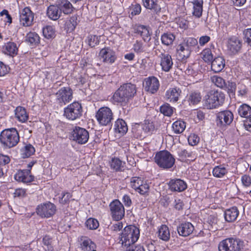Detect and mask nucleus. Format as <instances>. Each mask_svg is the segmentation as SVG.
I'll list each match as a JSON object with an SVG mask.
<instances>
[{"label": "nucleus", "instance_id": "nucleus-17", "mask_svg": "<svg viewBox=\"0 0 251 251\" xmlns=\"http://www.w3.org/2000/svg\"><path fill=\"white\" fill-rule=\"evenodd\" d=\"M233 119L232 113L229 110H225L219 112L217 115V121H219L221 126L230 125Z\"/></svg>", "mask_w": 251, "mask_h": 251}, {"label": "nucleus", "instance_id": "nucleus-23", "mask_svg": "<svg viewBox=\"0 0 251 251\" xmlns=\"http://www.w3.org/2000/svg\"><path fill=\"white\" fill-rule=\"evenodd\" d=\"M170 189L173 191L182 192L187 188V184L180 179H172L169 183Z\"/></svg>", "mask_w": 251, "mask_h": 251}, {"label": "nucleus", "instance_id": "nucleus-39", "mask_svg": "<svg viewBox=\"0 0 251 251\" xmlns=\"http://www.w3.org/2000/svg\"><path fill=\"white\" fill-rule=\"evenodd\" d=\"M26 41L31 45H35L39 41V37L35 32H29L27 34Z\"/></svg>", "mask_w": 251, "mask_h": 251}, {"label": "nucleus", "instance_id": "nucleus-40", "mask_svg": "<svg viewBox=\"0 0 251 251\" xmlns=\"http://www.w3.org/2000/svg\"><path fill=\"white\" fill-rule=\"evenodd\" d=\"M202 58L207 63H210L212 61L213 56L210 49L207 48L203 50L201 53Z\"/></svg>", "mask_w": 251, "mask_h": 251}, {"label": "nucleus", "instance_id": "nucleus-55", "mask_svg": "<svg viewBox=\"0 0 251 251\" xmlns=\"http://www.w3.org/2000/svg\"><path fill=\"white\" fill-rule=\"evenodd\" d=\"M133 50L137 53H141L144 51L143 43L141 41H136L133 45Z\"/></svg>", "mask_w": 251, "mask_h": 251}, {"label": "nucleus", "instance_id": "nucleus-59", "mask_svg": "<svg viewBox=\"0 0 251 251\" xmlns=\"http://www.w3.org/2000/svg\"><path fill=\"white\" fill-rule=\"evenodd\" d=\"M56 211L55 205L50 202L48 201V216L53 215Z\"/></svg>", "mask_w": 251, "mask_h": 251}, {"label": "nucleus", "instance_id": "nucleus-6", "mask_svg": "<svg viewBox=\"0 0 251 251\" xmlns=\"http://www.w3.org/2000/svg\"><path fill=\"white\" fill-rule=\"evenodd\" d=\"M155 163L163 169H170L175 164V159L172 154L167 151L157 152L154 157Z\"/></svg>", "mask_w": 251, "mask_h": 251}, {"label": "nucleus", "instance_id": "nucleus-29", "mask_svg": "<svg viewBox=\"0 0 251 251\" xmlns=\"http://www.w3.org/2000/svg\"><path fill=\"white\" fill-rule=\"evenodd\" d=\"M144 6L147 9L158 13L161 11V7L157 3V0H143Z\"/></svg>", "mask_w": 251, "mask_h": 251}, {"label": "nucleus", "instance_id": "nucleus-30", "mask_svg": "<svg viewBox=\"0 0 251 251\" xmlns=\"http://www.w3.org/2000/svg\"><path fill=\"white\" fill-rule=\"evenodd\" d=\"M15 115L17 119L21 122H25L28 119V114L25 108L23 107H17L15 110Z\"/></svg>", "mask_w": 251, "mask_h": 251}, {"label": "nucleus", "instance_id": "nucleus-50", "mask_svg": "<svg viewBox=\"0 0 251 251\" xmlns=\"http://www.w3.org/2000/svg\"><path fill=\"white\" fill-rule=\"evenodd\" d=\"M36 212L38 215L42 217H46V213L47 212V205L46 203H44L38 205L36 209Z\"/></svg>", "mask_w": 251, "mask_h": 251}, {"label": "nucleus", "instance_id": "nucleus-37", "mask_svg": "<svg viewBox=\"0 0 251 251\" xmlns=\"http://www.w3.org/2000/svg\"><path fill=\"white\" fill-rule=\"evenodd\" d=\"M175 39V36L171 33H165L161 36L162 43L169 46L173 44Z\"/></svg>", "mask_w": 251, "mask_h": 251}, {"label": "nucleus", "instance_id": "nucleus-51", "mask_svg": "<svg viewBox=\"0 0 251 251\" xmlns=\"http://www.w3.org/2000/svg\"><path fill=\"white\" fill-rule=\"evenodd\" d=\"M150 187L149 185L144 181L140 187L137 189L136 191L141 195H146L148 193L149 191Z\"/></svg>", "mask_w": 251, "mask_h": 251}, {"label": "nucleus", "instance_id": "nucleus-47", "mask_svg": "<svg viewBox=\"0 0 251 251\" xmlns=\"http://www.w3.org/2000/svg\"><path fill=\"white\" fill-rule=\"evenodd\" d=\"M111 167L116 171H122L124 167L122 165V161L119 159L113 158L111 162Z\"/></svg>", "mask_w": 251, "mask_h": 251}, {"label": "nucleus", "instance_id": "nucleus-32", "mask_svg": "<svg viewBox=\"0 0 251 251\" xmlns=\"http://www.w3.org/2000/svg\"><path fill=\"white\" fill-rule=\"evenodd\" d=\"M158 234L159 238L164 241H168L170 239V230L166 225H163L159 227Z\"/></svg>", "mask_w": 251, "mask_h": 251}, {"label": "nucleus", "instance_id": "nucleus-3", "mask_svg": "<svg viewBox=\"0 0 251 251\" xmlns=\"http://www.w3.org/2000/svg\"><path fill=\"white\" fill-rule=\"evenodd\" d=\"M139 229L134 226H126L121 234L122 245L127 247L132 246L139 238Z\"/></svg>", "mask_w": 251, "mask_h": 251}, {"label": "nucleus", "instance_id": "nucleus-38", "mask_svg": "<svg viewBox=\"0 0 251 251\" xmlns=\"http://www.w3.org/2000/svg\"><path fill=\"white\" fill-rule=\"evenodd\" d=\"M62 4V9L63 13L65 14L71 13L73 11V6L72 4L68 0H61L60 4Z\"/></svg>", "mask_w": 251, "mask_h": 251}, {"label": "nucleus", "instance_id": "nucleus-24", "mask_svg": "<svg viewBox=\"0 0 251 251\" xmlns=\"http://www.w3.org/2000/svg\"><path fill=\"white\" fill-rule=\"evenodd\" d=\"M210 63L211 70L215 73L220 72L225 66V59L220 56L215 57Z\"/></svg>", "mask_w": 251, "mask_h": 251}, {"label": "nucleus", "instance_id": "nucleus-14", "mask_svg": "<svg viewBox=\"0 0 251 251\" xmlns=\"http://www.w3.org/2000/svg\"><path fill=\"white\" fill-rule=\"evenodd\" d=\"M34 20V14L29 7H26L20 12V22L25 26H30Z\"/></svg>", "mask_w": 251, "mask_h": 251}, {"label": "nucleus", "instance_id": "nucleus-13", "mask_svg": "<svg viewBox=\"0 0 251 251\" xmlns=\"http://www.w3.org/2000/svg\"><path fill=\"white\" fill-rule=\"evenodd\" d=\"M56 96L57 100L61 105L65 104L73 98L72 90L69 87L62 88L56 93Z\"/></svg>", "mask_w": 251, "mask_h": 251}, {"label": "nucleus", "instance_id": "nucleus-10", "mask_svg": "<svg viewBox=\"0 0 251 251\" xmlns=\"http://www.w3.org/2000/svg\"><path fill=\"white\" fill-rule=\"evenodd\" d=\"M109 206L112 218L116 221L122 219L125 215V208L120 201H113Z\"/></svg>", "mask_w": 251, "mask_h": 251}, {"label": "nucleus", "instance_id": "nucleus-27", "mask_svg": "<svg viewBox=\"0 0 251 251\" xmlns=\"http://www.w3.org/2000/svg\"><path fill=\"white\" fill-rule=\"evenodd\" d=\"M127 130V126L125 121L119 119L115 122L114 130L116 133H119L120 136L124 135L126 133Z\"/></svg>", "mask_w": 251, "mask_h": 251}, {"label": "nucleus", "instance_id": "nucleus-20", "mask_svg": "<svg viewBox=\"0 0 251 251\" xmlns=\"http://www.w3.org/2000/svg\"><path fill=\"white\" fill-rule=\"evenodd\" d=\"M15 179L23 183H29L33 180L34 177L29 170H19L14 176Z\"/></svg>", "mask_w": 251, "mask_h": 251}, {"label": "nucleus", "instance_id": "nucleus-56", "mask_svg": "<svg viewBox=\"0 0 251 251\" xmlns=\"http://www.w3.org/2000/svg\"><path fill=\"white\" fill-rule=\"evenodd\" d=\"M0 15L2 17V19L6 23L9 24L12 22V19L11 16L8 14V11L6 10H3L0 13Z\"/></svg>", "mask_w": 251, "mask_h": 251}, {"label": "nucleus", "instance_id": "nucleus-26", "mask_svg": "<svg viewBox=\"0 0 251 251\" xmlns=\"http://www.w3.org/2000/svg\"><path fill=\"white\" fill-rule=\"evenodd\" d=\"M50 4L48 7V17L52 20H57L61 14V9L58 7L59 4Z\"/></svg>", "mask_w": 251, "mask_h": 251}, {"label": "nucleus", "instance_id": "nucleus-42", "mask_svg": "<svg viewBox=\"0 0 251 251\" xmlns=\"http://www.w3.org/2000/svg\"><path fill=\"white\" fill-rule=\"evenodd\" d=\"M211 80L216 86L222 89L226 86L225 80L220 76L214 75L211 77Z\"/></svg>", "mask_w": 251, "mask_h": 251}, {"label": "nucleus", "instance_id": "nucleus-61", "mask_svg": "<svg viewBox=\"0 0 251 251\" xmlns=\"http://www.w3.org/2000/svg\"><path fill=\"white\" fill-rule=\"evenodd\" d=\"M25 195V190L23 188H18L15 190L14 193L15 197H23Z\"/></svg>", "mask_w": 251, "mask_h": 251}, {"label": "nucleus", "instance_id": "nucleus-43", "mask_svg": "<svg viewBox=\"0 0 251 251\" xmlns=\"http://www.w3.org/2000/svg\"><path fill=\"white\" fill-rule=\"evenodd\" d=\"M201 99V94L198 92H192L189 97V100L193 104H197L199 103Z\"/></svg>", "mask_w": 251, "mask_h": 251}, {"label": "nucleus", "instance_id": "nucleus-54", "mask_svg": "<svg viewBox=\"0 0 251 251\" xmlns=\"http://www.w3.org/2000/svg\"><path fill=\"white\" fill-rule=\"evenodd\" d=\"M244 41L249 46H251V28H248L243 32Z\"/></svg>", "mask_w": 251, "mask_h": 251}, {"label": "nucleus", "instance_id": "nucleus-57", "mask_svg": "<svg viewBox=\"0 0 251 251\" xmlns=\"http://www.w3.org/2000/svg\"><path fill=\"white\" fill-rule=\"evenodd\" d=\"M9 71V67L0 61V76H3Z\"/></svg>", "mask_w": 251, "mask_h": 251}, {"label": "nucleus", "instance_id": "nucleus-22", "mask_svg": "<svg viewBox=\"0 0 251 251\" xmlns=\"http://www.w3.org/2000/svg\"><path fill=\"white\" fill-rule=\"evenodd\" d=\"M194 230L193 225L189 222L181 224L177 226V230L179 235L187 237L192 233Z\"/></svg>", "mask_w": 251, "mask_h": 251}, {"label": "nucleus", "instance_id": "nucleus-45", "mask_svg": "<svg viewBox=\"0 0 251 251\" xmlns=\"http://www.w3.org/2000/svg\"><path fill=\"white\" fill-rule=\"evenodd\" d=\"M160 111L165 116H170L173 113V108L169 104L166 103L160 107Z\"/></svg>", "mask_w": 251, "mask_h": 251}, {"label": "nucleus", "instance_id": "nucleus-9", "mask_svg": "<svg viewBox=\"0 0 251 251\" xmlns=\"http://www.w3.org/2000/svg\"><path fill=\"white\" fill-rule=\"evenodd\" d=\"M81 113V105L77 102L72 103L64 110V115L67 118L71 120H74L79 117Z\"/></svg>", "mask_w": 251, "mask_h": 251}, {"label": "nucleus", "instance_id": "nucleus-49", "mask_svg": "<svg viewBox=\"0 0 251 251\" xmlns=\"http://www.w3.org/2000/svg\"><path fill=\"white\" fill-rule=\"evenodd\" d=\"M143 180L138 177H133L131 178L130 184L132 188L136 191L142 184Z\"/></svg>", "mask_w": 251, "mask_h": 251}, {"label": "nucleus", "instance_id": "nucleus-44", "mask_svg": "<svg viewBox=\"0 0 251 251\" xmlns=\"http://www.w3.org/2000/svg\"><path fill=\"white\" fill-rule=\"evenodd\" d=\"M77 24L75 21L74 18H71L70 20L65 23V28L68 32H71L74 31L75 28Z\"/></svg>", "mask_w": 251, "mask_h": 251}, {"label": "nucleus", "instance_id": "nucleus-41", "mask_svg": "<svg viewBox=\"0 0 251 251\" xmlns=\"http://www.w3.org/2000/svg\"><path fill=\"white\" fill-rule=\"evenodd\" d=\"M227 173L225 167L216 166L213 170V175L217 177H222Z\"/></svg>", "mask_w": 251, "mask_h": 251}, {"label": "nucleus", "instance_id": "nucleus-5", "mask_svg": "<svg viewBox=\"0 0 251 251\" xmlns=\"http://www.w3.org/2000/svg\"><path fill=\"white\" fill-rule=\"evenodd\" d=\"M19 141L18 131L14 128L3 130L0 134V142L4 146L12 148Z\"/></svg>", "mask_w": 251, "mask_h": 251}, {"label": "nucleus", "instance_id": "nucleus-34", "mask_svg": "<svg viewBox=\"0 0 251 251\" xmlns=\"http://www.w3.org/2000/svg\"><path fill=\"white\" fill-rule=\"evenodd\" d=\"M202 0H196L193 2L194 11L193 14L197 18H200L202 15Z\"/></svg>", "mask_w": 251, "mask_h": 251}, {"label": "nucleus", "instance_id": "nucleus-63", "mask_svg": "<svg viewBox=\"0 0 251 251\" xmlns=\"http://www.w3.org/2000/svg\"><path fill=\"white\" fill-rule=\"evenodd\" d=\"M55 30L53 26L48 25V39L50 38H53L55 37Z\"/></svg>", "mask_w": 251, "mask_h": 251}, {"label": "nucleus", "instance_id": "nucleus-60", "mask_svg": "<svg viewBox=\"0 0 251 251\" xmlns=\"http://www.w3.org/2000/svg\"><path fill=\"white\" fill-rule=\"evenodd\" d=\"M10 159L8 155L0 154V165H5L9 163Z\"/></svg>", "mask_w": 251, "mask_h": 251}, {"label": "nucleus", "instance_id": "nucleus-12", "mask_svg": "<svg viewBox=\"0 0 251 251\" xmlns=\"http://www.w3.org/2000/svg\"><path fill=\"white\" fill-rule=\"evenodd\" d=\"M155 54L160 58V65L162 69L165 72H169L172 68L173 64L171 56L164 52H161L160 50H156Z\"/></svg>", "mask_w": 251, "mask_h": 251}, {"label": "nucleus", "instance_id": "nucleus-31", "mask_svg": "<svg viewBox=\"0 0 251 251\" xmlns=\"http://www.w3.org/2000/svg\"><path fill=\"white\" fill-rule=\"evenodd\" d=\"M181 92L179 88H173L167 91L166 96L171 101L176 102L178 100Z\"/></svg>", "mask_w": 251, "mask_h": 251}, {"label": "nucleus", "instance_id": "nucleus-36", "mask_svg": "<svg viewBox=\"0 0 251 251\" xmlns=\"http://www.w3.org/2000/svg\"><path fill=\"white\" fill-rule=\"evenodd\" d=\"M238 113L241 117L247 118L251 115V107L247 104H243L239 107Z\"/></svg>", "mask_w": 251, "mask_h": 251}, {"label": "nucleus", "instance_id": "nucleus-53", "mask_svg": "<svg viewBox=\"0 0 251 251\" xmlns=\"http://www.w3.org/2000/svg\"><path fill=\"white\" fill-rule=\"evenodd\" d=\"M72 197V195L69 192H63L62 193V197L59 200L60 203L65 204L70 201V200Z\"/></svg>", "mask_w": 251, "mask_h": 251}, {"label": "nucleus", "instance_id": "nucleus-62", "mask_svg": "<svg viewBox=\"0 0 251 251\" xmlns=\"http://www.w3.org/2000/svg\"><path fill=\"white\" fill-rule=\"evenodd\" d=\"M210 40V37L209 36H202L199 39V44L202 46L208 43Z\"/></svg>", "mask_w": 251, "mask_h": 251}, {"label": "nucleus", "instance_id": "nucleus-33", "mask_svg": "<svg viewBox=\"0 0 251 251\" xmlns=\"http://www.w3.org/2000/svg\"><path fill=\"white\" fill-rule=\"evenodd\" d=\"M34 148L30 144L26 145L20 150V154L23 158H27L35 152Z\"/></svg>", "mask_w": 251, "mask_h": 251}, {"label": "nucleus", "instance_id": "nucleus-16", "mask_svg": "<svg viewBox=\"0 0 251 251\" xmlns=\"http://www.w3.org/2000/svg\"><path fill=\"white\" fill-rule=\"evenodd\" d=\"M143 85L145 90L151 94L156 93L159 87V81L154 76H151L146 78Z\"/></svg>", "mask_w": 251, "mask_h": 251}, {"label": "nucleus", "instance_id": "nucleus-11", "mask_svg": "<svg viewBox=\"0 0 251 251\" xmlns=\"http://www.w3.org/2000/svg\"><path fill=\"white\" fill-rule=\"evenodd\" d=\"M73 140L79 144L86 143L89 138L88 132L85 129L80 127H75L72 132Z\"/></svg>", "mask_w": 251, "mask_h": 251}, {"label": "nucleus", "instance_id": "nucleus-7", "mask_svg": "<svg viewBox=\"0 0 251 251\" xmlns=\"http://www.w3.org/2000/svg\"><path fill=\"white\" fill-rule=\"evenodd\" d=\"M243 248V242L233 238H227L220 242L219 251H241Z\"/></svg>", "mask_w": 251, "mask_h": 251}, {"label": "nucleus", "instance_id": "nucleus-64", "mask_svg": "<svg viewBox=\"0 0 251 251\" xmlns=\"http://www.w3.org/2000/svg\"><path fill=\"white\" fill-rule=\"evenodd\" d=\"M242 182L245 186H249L251 183V179L249 176L244 175L242 177Z\"/></svg>", "mask_w": 251, "mask_h": 251}, {"label": "nucleus", "instance_id": "nucleus-1", "mask_svg": "<svg viewBox=\"0 0 251 251\" xmlns=\"http://www.w3.org/2000/svg\"><path fill=\"white\" fill-rule=\"evenodd\" d=\"M136 93V88L134 84L126 83L121 86L114 93L113 100L114 102L126 103L129 100L133 97Z\"/></svg>", "mask_w": 251, "mask_h": 251}, {"label": "nucleus", "instance_id": "nucleus-15", "mask_svg": "<svg viewBox=\"0 0 251 251\" xmlns=\"http://www.w3.org/2000/svg\"><path fill=\"white\" fill-rule=\"evenodd\" d=\"M227 51L229 55L237 54L241 49L242 42L236 37L229 38L226 43Z\"/></svg>", "mask_w": 251, "mask_h": 251}, {"label": "nucleus", "instance_id": "nucleus-52", "mask_svg": "<svg viewBox=\"0 0 251 251\" xmlns=\"http://www.w3.org/2000/svg\"><path fill=\"white\" fill-rule=\"evenodd\" d=\"M88 42L89 46L93 48L95 47V46L99 43L98 37L94 35H90L88 36Z\"/></svg>", "mask_w": 251, "mask_h": 251}, {"label": "nucleus", "instance_id": "nucleus-48", "mask_svg": "<svg viewBox=\"0 0 251 251\" xmlns=\"http://www.w3.org/2000/svg\"><path fill=\"white\" fill-rule=\"evenodd\" d=\"M236 84L234 82L227 81L226 82V86L224 87L223 89L226 90L229 95L232 94L234 95V93L236 90Z\"/></svg>", "mask_w": 251, "mask_h": 251}, {"label": "nucleus", "instance_id": "nucleus-21", "mask_svg": "<svg viewBox=\"0 0 251 251\" xmlns=\"http://www.w3.org/2000/svg\"><path fill=\"white\" fill-rule=\"evenodd\" d=\"M80 248L83 251H96V245L86 236H81L78 239Z\"/></svg>", "mask_w": 251, "mask_h": 251}, {"label": "nucleus", "instance_id": "nucleus-46", "mask_svg": "<svg viewBox=\"0 0 251 251\" xmlns=\"http://www.w3.org/2000/svg\"><path fill=\"white\" fill-rule=\"evenodd\" d=\"M85 226L90 229H96L98 227L99 224L96 219L89 218L86 221Z\"/></svg>", "mask_w": 251, "mask_h": 251}, {"label": "nucleus", "instance_id": "nucleus-19", "mask_svg": "<svg viewBox=\"0 0 251 251\" xmlns=\"http://www.w3.org/2000/svg\"><path fill=\"white\" fill-rule=\"evenodd\" d=\"M99 56L102 59L103 62L113 63L116 57L115 52L109 48L102 49L99 53Z\"/></svg>", "mask_w": 251, "mask_h": 251}, {"label": "nucleus", "instance_id": "nucleus-35", "mask_svg": "<svg viewBox=\"0 0 251 251\" xmlns=\"http://www.w3.org/2000/svg\"><path fill=\"white\" fill-rule=\"evenodd\" d=\"M186 127L185 123L181 120H178L174 122L172 125L173 131L176 134L182 133Z\"/></svg>", "mask_w": 251, "mask_h": 251}, {"label": "nucleus", "instance_id": "nucleus-18", "mask_svg": "<svg viewBox=\"0 0 251 251\" xmlns=\"http://www.w3.org/2000/svg\"><path fill=\"white\" fill-rule=\"evenodd\" d=\"M1 51L3 54L6 55L14 57L18 53V47L15 43L8 42L2 46Z\"/></svg>", "mask_w": 251, "mask_h": 251}, {"label": "nucleus", "instance_id": "nucleus-4", "mask_svg": "<svg viewBox=\"0 0 251 251\" xmlns=\"http://www.w3.org/2000/svg\"><path fill=\"white\" fill-rule=\"evenodd\" d=\"M225 101V95L221 92L210 91L204 97V106L208 109L216 108Z\"/></svg>", "mask_w": 251, "mask_h": 251}, {"label": "nucleus", "instance_id": "nucleus-2", "mask_svg": "<svg viewBox=\"0 0 251 251\" xmlns=\"http://www.w3.org/2000/svg\"><path fill=\"white\" fill-rule=\"evenodd\" d=\"M198 44L197 40L194 38H188L179 44L176 48L177 57L182 62L190 55L193 48Z\"/></svg>", "mask_w": 251, "mask_h": 251}, {"label": "nucleus", "instance_id": "nucleus-28", "mask_svg": "<svg viewBox=\"0 0 251 251\" xmlns=\"http://www.w3.org/2000/svg\"><path fill=\"white\" fill-rule=\"evenodd\" d=\"M135 33L140 35L145 42L149 41L151 39V34L148 29L144 25H140L134 29Z\"/></svg>", "mask_w": 251, "mask_h": 251}, {"label": "nucleus", "instance_id": "nucleus-25", "mask_svg": "<svg viewBox=\"0 0 251 251\" xmlns=\"http://www.w3.org/2000/svg\"><path fill=\"white\" fill-rule=\"evenodd\" d=\"M239 211L236 207H232L225 211L224 217L226 221L229 223L234 222L239 215Z\"/></svg>", "mask_w": 251, "mask_h": 251}, {"label": "nucleus", "instance_id": "nucleus-58", "mask_svg": "<svg viewBox=\"0 0 251 251\" xmlns=\"http://www.w3.org/2000/svg\"><path fill=\"white\" fill-rule=\"evenodd\" d=\"M199 137L197 135L192 134L189 136L188 138V142L189 144L192 146H194L197 145L199 143Z\"/></svg>", "mask_w": 251, "mask_h": 251}, {"label": "nucleus", "instance_id": "nucleus-8", "mask_svg": "<svg viewBox=\"0 0 251 251\" xmlns=\"http://www.w3.org/2000/svg\"><path fill=\"white\" fill-rule=\"evenodd\" d=\"M113 113L107 107H102L99 109L96 115L97 121L102 126H107L113 120Z\"/></svg>", "mask_w": 251, "mask_h": 251}]
</instances>
